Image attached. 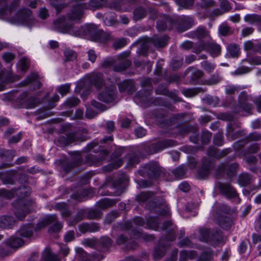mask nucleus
<instances>
[{
  "label": "nucleus",
  "instance_id": "1",
  "mask_svg": "<svg viewBox=\"0 0 261 261\" xmlns=\"http://www.w3.org/2000/svg\"><path fill=\"white\" fill-rule=\"evenodd\" d=\"M84 7L82 4H79L72 8L67 14V17H61L56 19L54 23L55 30L62 33H68L74 31L73 24L68 22L69 20L76 21L80 20L83 16Z\"/></svg>",
  "mask_w": 261,
  "mask_h": 261
},
{
  "label": "nucleus",
  "instance_id": "2",
  "mask_svg": "<svg viewBox=\"0 0 261 261\" xmlns=\"http://www.w3.org/2000/svg\"><path fill=\"white\" fill-rule=\"evenodd\" d=\"M18 6V1H15L12 4L10 8L7 7L0 9V16L2 18L7 19L9 22L14 24H26L29 25L30 21L32 20V12L27 9H23L19 10L14 17L10 18L6 17L9 15H11L13 10Z\"/></svg>",
  "mask_w": 261,
  "mask_h": 261
},
{
  "label": "nucleus",
  "instance_id": "3",
  "mask_svg": "<svg viewBox=\"0 0 261 261\" xmlns=\"http://www.w3.org/2000/svg\"><path fill=\"white\" fill-rule=\"evenodd\" d=\"M88 131L83 128L75 133L68 135H61L57 139V145L59 146H66L69 144L77 141H84L87 139Z\"/></svg>",
  "mask_w": 261,
  "mask_h": 261
},
{
  "label": "nucleus",
  "instance_id": "4",
  "mask_svg": "<svg viewBox=\"0 0 261 261\" xmlns=\"http://www.w3.org/2000/svg\"><path fill=\"white\" fill-rule=\"evenodd\" d=\"M228 213V210L224 206L217 209L213 215V220L223 229H229L233 224L232 221L224 215Z\"/></svg>",
  "mask_w": 261,
  "mask_h": 261
},
{
  "label": "nucleus",
  "instance_id": "5",
  "mask_svg": "<svg viewBox=\"0 0 261 261\" xmlns=\"http://www.w3.org/2000/svg\"><path fill=\"white\" fill-rule=\"evenodd\" d=\"M33 201L20 199L14 203L15 211L14 215L19 220H22L27 214L31 211L30 206Z\"/></svg>",
  "mask_w": 261,
  "mask_h": 261
},
{
  "label": "nucleus",
  "instance_id": "6",
  "mask_svg": "<svg viewBox=\"0 0 261 261\" xmlns=\"http://www.w3.org/2000/svg\"><path fill=\"white\" fill-rule=\"evenodd\" d=\"M175 142L172 140H164L157 143L152 144L150 146L143 145V149L148 154H152L158 152L166 148L171 147L175 145Z\"/></svg>",
  "mask_w": 261,
  "mask_h": 261
},
{
  "label": "nucleus",
  "instance_id": "7",
  "mask_svg": "<svg viewBox=\"0 0 261 261\" xmlns=\"http://www.w3.org/2000/svg\"><path fill=\"white\" fill-rule=\"evenodd\" d=\"M143 39L144 42L141 45V48L142 50L144 49L145 50L148 49L149 44L151 43V42L155 46L162 47L167 45L168 40L167 36L159 37L156 36H153L152 39L144 38Z\"/></svg>",
  "mask_w": 261,
  "mask_h": 261
},
{
  "label": "nucleus",
  "instance_id": "8",
  "mask_svg": "<svg viewBox=\"0 0 261 261\" xmlns=\"http://www.w3.org/2000/svg\"><path fill=\"white\" fill-rule=\"evenodd\" d=\"M20 79L18 75H13L11 70L2 71L0 73V91L5 88V84L14 82Z\"/></svg>",
  "mask_w": 261,
  "mask_h": 261
},
{
  "label": "nucleus",
  "instance_id": "9",
  "mask_svg": "<svg viewBox=\"0 0 261 261\" xmlns=\"http://www.w3.org/2000/svg\"><path fill=\"white\" fill-rule=\"evenodd\" d=\"M254 100L252 97L247 94L245 91L241 92L239 96V104L240 107L244 111L251 113L252 109V105L250 103L245 104V101H252Z\"/></svg>",
  "mask_w": 261,
  "mask_h": 261
},
{
  "label": "nucleus",
  "instance_id": "10",
  "mask_svg": "<svg viewBox=\"0 0 261 261\" xmlns=\"http://www.w3.org/2000/svg\"><path fill=\"white\" fill-rule=\"evenodd\" d=\"M193 19L188 16H182L179 20L174 21V24L176 25L177 31L182 32L190 28L193 24Z\"/></svg>",
  "mask_w": 261,
  "mask_h": 261
},
{
  "label": "nucleus",
  "instance_id": "11",
  "mask_svg": "<svg viewBox=\"0 0 261 261\" xmlns=\"http://www.w3.org/2000/svg\"><path fill=\"white\" fill-rule=\"evenodd\" d=\"M108 155L107 150H102L98 156L92 154H88L86 157V161L91 165L99 166L106 159Z\"/></svg>",
  "mask_w": 261,
  "mask_h": 261
},
{
  "label": "nucleus",
  "instance_id": "12",
  "mask_svg": "<svg viewBox=\"0 0 261 261\" xmlns=\"http://www.w3.org/2000/svg\"><path fill=\"white\" fill-rule=\"evenodd\" d=\"M43 223V226H45L49 224H53L49 229V231L51 232H58L62 228V223L57 220V216L55 215H51L46 217V218L44 220Z\"/></svg>",
  "mask_w": 261,
  "mask_h": 261
},
{
  "label": "nucleus",
  "instance_id": "13",
  "mask_svg": "<svg viewBox=\"0 0 261 261\" xmlns=\"http://www.w3.org/2000/svg\"><path fill=\"white\" fill-rule=\"evenodd\" d=\"M116 88L114 85H111L107 88L105 91L98 95V99L103 102L109 103L112 102L114 99V93Z\"/></svg>",
  "mask_w": 261,
  "mask_h": 261
},
{
  "label": "nucleus",
  "instance_id": "14",
  "mask_svg": "<svg viewBox=\"0 0 261 261\" xmlns=\"http://www.w3.org/2000/svg\"><path fill=\"white\" fill-rule=\"evenodd\" d=\"M218 187L221 192L227 197H234L237 195L236 190L230 184L219 183Z\"/></svg>",
  "mask_w": 261,
  "mask_h": 261
},
{
  "label": "nucleus",
  "instance_id": "15",
  "mask_svg": "<svg viewBox=\"0 0 261 261\" xmlns=\"http://www.w3.org/2000/svg\"><path fill=\"white\" fill-rule=\"evenodd\" d=\"M238 168V164L236 163H232L230 165H221L217 169L218 174H221L224 171H226L228 177H232Z\"/></svg>",
  "mask_w": 261,
  "mask_h": 261
},
{
  "label": "nucleus",
  "instance_id": "16",
  "mask_svg": "<svg viewBox=\"0 0 261 261\" xmlns=\"http://www.w3.org/2000/svg\"><path fill=\"white\" fill-rule=\"evenodd\" d=\"M75 251L83 261H100L102 258V256L100 255H88L81 248H76Z\"/></svg>",
  "mask_w": 261,
  "mask_h": 261
},
{
  "label": "nucleus",
  "instance_id": "17",
  "mask_svg": "<svg viewBox=\"0 0 261 261\" xmlns=\"http://www.w3.org/2000/svg\"><path fill=\"white\" fill-rule=\"evenodd\" d=\"M174 20L171 17L165 16L163 20H160L157 22L156 27L159 31H164L166 29H171L173 28Z\"/></svg>",
  "mask_w": 261,
  "mask_h": 261
},
{
  "label": "nucleus",
  "instance_id": "18",
  "mask_svg": "<svg viewBox=\"0 0 261 261\" xmlns=\"http://www.w3.org/2000/svg\"><path fill=\"white\" fill-rule=\"evenodd\" d=\"M213 167V163L211 161L204 160L201 168L198 170L197 176L199 178H204L209 174V171Z\"/></svg>",
  "mask_w": 261,
  "mask_h": 261
},
{
  "label": "nucleus",
  "instance_id": "19",
  "mask_svg": "<svg viewBox=\"0 0 261 261\" xmlns=\"http://www.w3.org/2000/svg\"><path fill=\"white\" fill-rule=\"evenodd\" d=\"M165 201L163 200L158 201H153L148 205V208L151 211L154 210L155 212L164 215L166 214L164 205Z\"/></svg>",
  "mask_w": 261,
  "mask_h": 261
},
{
  "label": "nucleus",
  "instance_id": "20",
  "mask_svg": "<svg viewBox=\"0 0 261 261\" xmlns=\"http://www.w3.org/2000/svg\"><path fill=\"white\" fill-rule=\"evenodd\" d=\"M146 168L148 170L147 173L148 175L151 177H157L160 175L161 172V168L155 162L147 164Z\"/></svg>",
  "mask_w": 261,
  "mask_h": 261
},
{
  "label": "nucleus",
  "instance_id": "21",
  "mask_svg": "<svg viewBox=\"0 0 261 261\" xmlns=\"http://www.w3.org/2000/svg\"><path fill=\"white\" fill-rule=\"evenodd\" d=\"M16 223L15 220L12 216H2L0 217V227L2 228H12Z\"/></svg>",
  "mask_w": 261,
  "mask_h": 261
},
{
  "label": "nucleus",
  "instance_id": "22",
  "mask_svg": "<svg viewBox=\"0 0 261 261\" xmlns=\"http://www.w3.org/2000/svg\"><path fill=\"white\" fill-rule=\"evenodd\" d=\"M224 241V238L222 235L221 231L219 230H214L211 233L209 242L214 246H216L218 244Z\"/></svg>",
  "mask_w": 261,
  "mask_h": 261
},
{
  "label": "nucleus",
  "instance_id": "23",
  "mask_svg": "<svg viewBox=\"0 0 261 261\" xmlns=\"http://www.w3.org/2000/svg\"><path fill=\"white\" fill-rule=\"evenodd\" d=\"M34 230V226L32 224L22 226L19 230L17 231V233L23 237L30 238L33 236Z\"/></svg>",
  "mask_w": 261,
  "mask_h": 261
},
{
  "label": "nucleus",
  "instance_id": "24",
  "mask_svg": "<svg viewBox=\"0 0 261 261\" xmlns=\"http://www.w3.org/2000/svg\"><path fill=\"white\" fill-rule=\"evenodd\" d=\"M221 50L219 45L213 42H207L206 51H208L213 57H217L220 54Z\"/></svg>",
  "mask_w": 261,
  "mask_h": 261
},
{
  "label": "nucleus",
  "instance_id": "25",
  "mask_svg": "<svg viewBox=\"0 0 261 261\" xmlns=\"http://www.w3.org/2000/svg\"><path fill=\"white\" fill-rule=\"evenodd\" d=\"M118 86L120 92L127 91L128 93H132L135 91L134 83L131 80H125L118 84Z\"/></svg>",
  "mask_w": 261,
  "mask_h": 261
},
{
  "label": "nucleus",
  "instance_id": "26",
  "mask_svg": "<svg viewBox=\"0 0 261 261\" xmlns=\"http://www.w3.org/2000/svg\"><path fill=\"white\" fill-rule=\"evenodd\" d=\"M5 243L12 248H18L23 245L24 241L20 238L12 236L7 240Z\"/></svg>",
  "mask_w": 261,
  "mask_h": 261
},
{
  "label": "nucleus",
  "instance_id": "27",
  "mask_svg": "<svg viewBox=\"0 0 261 261\" xmlns=\"http://www.w3.org/2000/svg\"><path fill=\"white\" fill-rule=\"evenodd\" d=\"M55 208L61 212V215L63 218L69 217L71 214L67 204L65 203H58L55 205Z\"/></svg>",
  "mask_w": 261,
  "mask_h": 261
},
{
  "label": "nucleus",
  "instance_id": "28",
  "mask_svg": "<svg viewBox=\"0 0 261 261\" xmlns=\"http://www.w3.org/2000/svg\"><path fill=\"white\" fill-rule=\"evenodd\" d=\"M106 0H91L88 4L83 3L85 9H94L101 7Z\"/></svg>",
  "mask_w": 261,
  "mask_h": 261
},
{
  "label": "nucleus",
  "instance_id": "29",
  "mask_svg": "<svg viewBox=\"0 0 261 261\" xmlns=\"http://www.w3.org/2000/svg\"><path fill=\"white\" fill-rule=\"evenodd\" d=\"M116 203L115 200H112L108 198H105L99 200L97 202V206L102 210L106 209L111 207Z\"/></svg>",
  "mask_w": 261,
  "mask_h": 261
},
{
  "label": "nucleus",
  "instance_id": "30",
  "mask_svg": "<svg viewBox=\"0 0 261 261\" xmlns=\"http://www.w3.org/2000/svg\"><path fill=\"white\" fill-rule=\"evenodd\" d=\"M221 81V77L218 73L211 75L210 78L203 81L202 84L205 85L212 86L219 83Z\"/></svg>",
  "mask_w": 261,
  "mask_h": 261
},
{
  "label": "nucleus",
  "instance_id": "31",
  "mask_svg": "<svg viewBox=\"0 0 261 261\" xmlns=\"http://www.w3.org/2000/svg\"><path fill=\"white\" fill-rule=\"evenodd\" d=\"M252 177L248 173H243L241 174L238 178V183L241 186H246L251 183Z\"/></svg>",
  "mask_w": 261,
  "mask_h": 261
},
{
  "label": "nucleus",
  "instance_id": "32",
  "mask_svg": "<svg viewBox=\"0 0 261 261\" xmlns=\"http://www.w3.org/2000/svg\"><path fill=\"white\" fill-rule=\"evenodd\" d=\"M240 48L236 44H230L227 46V51L232 58H237L240 55Z\"/></svg>",
  "mask_w": 261,
  "mask_h": 261
},
{
  "label": "nucleus",
  "instance_id": "33",
  "mask_svg": "<svg viewBox=\"0 0 261 261\" xmlns=\"http://www.w3.org/2000/svg\"><path fill=\"white\" fill-rule=\"evenodd\" d=\"M102 77V74L101 73H97L93 75L90 80L91 84L94 85L97 89L101 88L103 85V80Z\"/></svg>",
  "mask_w": 261,
  "mask_h": 261
},
{
  "label": "nucleus",
  "instance_id": "34",
  "mask_svg": "<svg viewBox=\"0 0 261 261\" xmlns=\"http://www.w3.org/2000/svg\"><path fill=\"white\" fill-rule=\"evenodd\" d=\"M37 77V74L33 73L22 82L21 84L25 86L32 82L37 86V88L39 89L41 86V83L39 81H36Z\"/></svg>",
  "mask_w": 261,
  "mask_h": 261
},
{
  "label": "nucleus",
  "instance_id": "35",
  "mask_svg": "<svg viewBox=\"0 0 261 261\" xmlns=\"http://www.w3.org/2000/svg\"><path fill=\"white\" fill-rule=\"evenodd\" d=\"M197 254L195 251H182L180 253L179 261H187L188 259H192L195 258Z\"/></svg>",
  "mask_w": 261,
  "mask_h": 261
},
{
  "label": "nucleus",
  "instance_id": "36",
  "mask_svg": "<svg viewBox=\"0 0 261 261\" xmlns=\"http://www.w3.org/2000/svg\"><path fill=\"white\" fill-rule=\"evenodd\" d=\"M132 64L130 61L125 60L121 62L119 65H115L113 67V70L117 72H121L128 68Z\"/></svg>",
  "mask_w": 261,
  "mask_h": 261
},
{
  "label": "nucleus",
  "instance_id": "37",
  "mask_svg": "<svg viewBox=\"0 0 261 261\" xmlns=\"http://www.w3.org/2000/svg\"><path fill=\"white\" fill-rule=\"evenodd\" d=\"M40 102V99L31 97L26 100L24 107L27 109H32L36 107Z\"/></svg>",
  "mask_w": 261,
  "mask_h": 261
},
{
  "label": "nucleus",
  "instance_id": "38",
  "mask_svg": "<svg viewBox=\"0 0 261 261\" xmlns=\"http://www.w3.org/2000/svg\"><path fill=\"white\" fill-rule=\"evenodd\" d=\"M44 261H60L57 255L53 253L49 249H46L43 254Z\"/></svg>",
  "mask_w": 261,
  "mask_h": 261
},
{
  "label": "nucleus",
  "instance_id": "39",
  "mask_svg": "<svg viewBox=\"0 0 261 261\" xmlns=\"http://www.w3.org/2000/svg\"><path fill=\"white\" fill-rule=\"evenodd\" d=\"M244 20L249 23L254 24L259 22L261 21V18L257 14H248L244 17Z\"/></svg>",
  "mask_w": 261,
  "mask_h": 261
},
{
  "label": "nucleus",
  "instance_id": "40",
  "mask_svg": "<svg viewBox=\"0 0 261 261\" xmlns=\"http://www.w3.org/2000/svg\"><path fill=\"white\" fill-rule=\"evenodd\" d=\"M146 14L147 12L144 8H137L134 11V19L135 20L141 19L146 16Z\"/></svg>",
  "mask_w": 261,
  "mask_h": 261
},
{
  "label": "nucleus",
  "instance_id": "41",
  "mask_svg": "<svg viewBox=\"0 0 261 261\" xmlns=\"http://www.w3.org/2000/svg\"><path fill=\"white\" fill-rule=\"evenodd\" d=\"M195 37L199 39L209 37L208 32L204 28H199L194 33Z\"/></svg>",
  "mask_w": 261,
  "mask_h": 261
},
{
  "label": "nucleus",
  "instance_id": "42",
  "mask_svg": "<svg viewBox=\"0 0 261 261\" xmlns=\"http://www.w3.org/2000/svg\"><path fill=\"white\" fill-rule=\"evenodd\" d=\"M145 224L144 220L140 217H136L134 219L133 222H128L126 223V226L129 228H132L134 227V224L136 226H143Z\"/></svg>",
  "mask_w": 261,
  "mask_h": 261
},
{
  "label": "nucleus",
  "instance_id": "43",
  "mask_svg": "<svg viewBox=\"0 0 261 261\" xmlns=\"http://www.w3.org/2000/svg\"><path fill=\"white\" fill-rule=\"evenodd\" d=\"M66 61H72L77 57L76 53L69 49H66L64 51Z\"/></svg>",
  "mask_w": 261,
  "mask_h": 261
},
{
  "label": "nucleus",
  "instance_id": "44",
  "mask_svg": "<svg viewBox=\"0 0 261 261\" xmlns=\"http://www.w3.org/2000/svg\"><path fill=\"white\" fill-rule=\"evenodd\" d=\"M165 249L162 247L161 244L157 247L153 253V258L155 260L158 259L163 257L165 254Z\"/></svg>",
  "mask_w": 261,
  "mask_h": 261
},
{
  "label": "nucleus",
  "instance_id": "45",
  "mask_svg": "<svg viewBox=\"0 0 261 261\" xmlns=\"http://www.w3.org/2000/svg\"><path fill=\"white\" fill-rule=\"evenodd\" d=\"M204 74V72L201 70H197L194 71L191 76V83L192 84H197L198 79L203 77Z\"/></svg>",
  "mask_w": 261,
  "mask_h": 261
},
{
  "label": "nucleus",
  "instance_id": "46",
  "mask_svg": "<svg viewBox=\"0 0 261 261\" xmlns=\"http://www.w3.org/2000/svg\"><path fill=\"white\" fill-rule=\"evenodd\" d=\"M84 216V211L82 210H80L76 214L74 218L69 222L70 225H74L79 222L82 220Z\"/></svg>",
  "mask_w": 261,
  "mask_h": 261
},
{
  "label": "nucleus",
  "instance_id": "47",
  "mask_svg": "<svg viewBox=\"0 0 261 261\" xmlns=\"http://www.w3.org/2000/svg\"><path fill=\"white\" fill-rule=\"evenodd\" d=\"M186 169L185 166H180L172 171L177 178H180L185 174Z\"/></svg>",
  "mask_w": 261,
  "mask_h": 261
},
{
  "label": "nucleus",
  "instance_id": "48",
  "mask_svg": "<svg viewBox=\"0 0 261 261\" xmlns=\"http://www.w3.org/2000/svg\"><path fill=\"white\" fill-rule=\"evenodd\" d=\"M207 43L200 41L198 44L193 46V51L197 54H199L203 50H206Z\"/></svg>",
  "mask_w": 261,
  "mask_h": 261
},
{
  "label": "nucleus",
  "instance_id": "49",
  "mask_svg": "<svg viewBox=\"0 0 261 261\" xmlns=\"http://www.w3.org/2000/svg\"><path fill=\"white\" fill-rule=\"evenodd\" d=\"M96 40L99 41H105L108 40L110 36L104 33L102 30H99L95 33Z\"/></svg>",
  "mask_w": 261,
  "mask_h": 261
},
{
  "label": "nucleus",
  "instance_id": "50",
  "mask_svg": "<svg viewBox=\"0 0 261 261\" xmlns=\"http://www.w3.org/2000/svg\"><path fill=\"white\" fill-rule=\"evenodd\" d=\"M122 161L121 160H119L117 161L116 163L114 164H111L108 166L103 167L102 168V170L106 172L110 171L114 169H116L122 165Z\"/></svg>",
  "mask_w": 261,
  "mask_h": 261
},
{
  "label": "nucleus",
  "instance_id": "51",
  "mask_svg": "<svg viewBox=\"0 0 261 261\" xmlns=\"http://www.w3.org/2000/svg\"><path fill=\"white\" fill-rule=\"evenodd\" d=\"M201 65L204 70L209 73L212 72L215 68V66L213 64L208 62L207 61L202 62Z\"/></svg>",
  "mask_w": 261,
  "mask_h": 261
},
{
  "label": "nucleus",
  "instance_id": "52",
  "mask_svg": "<svg viewBox=\"0 0 261 261\" xmlns=\"http://www.w3.org/2000/svg\"><path fill=\"white\" fill-rule=\"evenodd\" d=\"M213 254L212 251L208 250L202 253L199 258L200 261H210L213 258Z\"/></svg>",
  "mask_w": 261,
  "mask_h": 261
},
{
  "label": "nucleus",
  "instance_id": "53",
  "mask_svg": "<svg viewBox=\"0 0 261 261\" xmlns=\"http://www.w3.org/2000/svg\"><path fill=\"white\" fill-rule=\"evenodd\" d=\"M80 102V99L77 97H70L65 102L64 104L70 107L76 106Z\"/></svg>",
  "mask_w": 261,
  "mask_h": 261
},
{
  "label": "nucleus",
  "instance_id": "54",
  "mask_svg": "<svg viewBox=\"0 0 261 261\" xmlns=\"http://www.w3.org/2000/svg\"><path fill=\"white\" fill-rule=\"evenodd\" d=\"M147 225L148 228L156 230L158 227V222L155 218H150L147 221Z\"/></svg>",
  "mask_w": 261,
  "mask_h": 261
},
{
  "label": "nucleus",
  "instance_id": "55",
  "mask_svg": "<svg viewBox=\"0 0 261 261\" xmlns=\"http://www.w3.org/2000/svg\"><path fill=\"white\" fill-rule=\"evenodd\" d=\"M257 43H254L252 41H248L244 43V47L246 51H253L256 52Z\"/></svg>",
  "mask_w": 261,
  "mask_h": 261
},
{
  "label": "nucleus",
  "instance_id": "56",
  "mask_svg": "<svg viewBox=\"0 0 261 261\" xmlns=\"http://www.w3.org/2000/svg\"><path fill=\"white\" fill-rule=\"evenodd\" d=\"M194 0H176V3L180 7L188 8L193 5Z\"/></svg>",
  "mask_w": 261,
  "mask_h": 261
},
{
  "label": "nucleus",
  "instance_id": "57",
  "mask_svg": "<svg viewBox=\"0 0 261 261\" xmlns=\"http://www.w3.org/2000/svg\"><path fill=\"white\" fill-rule=\"evenodd\" d=\"M126 44V41L124 38L119 39L115 41L113 45L115 49H118L124 46Z\"/></svg>",
  "mask_w": 261,
  "mask_h": 261
},
{
  "label": "nucleus",
  "instance_id": "58",
  "mask_svg": "<svg viewBox=\"0 0 261 261\" xmlns=\"http://www.w3.org/2000/svg\"><path fill=\"white\" fill-rule=\"evenodd\" d=\"M101 216V212L98 210H92L89 212L88 217L89 219H98Z\"/></svg>",
  "mask_w": 261,
  "mask_h": 261
},
{
  "label": "nucleus",
  "instance_id": "59",
  "mask_svg": "<svg viewBox=\"0 0 261 261\" xmlns=\"http://www.w3.org/2000/svg\"><path fill=\"white\" fill-rule=\"evenodd\" d=\"M200 233L201 236V240L203 241L209 242L211 234H210L209 231L206 229H202L200 230Z\"/></svg>",
  "mask_w": 261,
  "mask_h": 261
},
{
  "label": "nucleus",
  "instance_id": "60",
  "mask_svg": "<svg viewBox=\"0 0 261 261\" xmlns=\"http://www.w3.org/2000/svg\"><path fill=\"white\" fill-rule=\"evenodd\" d=\"M151 196V193L150 192H143L140 194L137 199L139 201L144 202L148 200Z\"/></svg>",
  "mask_w": 261,
  "mask_h": 261
},
{
  "label": "nucleus",
  "instance_id": "61",
  "mask_svg": "<svg viewBox=\"0 0 261 261\" xmlns=\"http://www.w3.org/2000/svg\"><path fill=\"white\" fill-rule=\"evenodd\" d=\"M0 195L8 199H11L14 197V192L2 189L0 190Z\"/></svg>",
  "mask_w": 261,
  "mask_h": 261
},
{
  "label": "nucleus",
  "instance_id": "62",
  "mask_svg": "<svg viewBox=\"0 0 261 261\" xmlns=\"http://www.w3.org/2000/svg\"><path fill=\"white\" fill-rule=\"evenodd\" d=\"M20 65V68L22 71H25L27 70L29 66V61L28 59L25 58H21L19 61Z\"/></svg>",
  "mask_w": 261,
  "mask_h": 261
},
{
  "label": "nucleus",
  "instance_id": "63",
  "mask_svg": "<svg viewBox=\"0 0 261 261\" xmlns=\"http://www.w3.org/2000/svg\"><path fill=\"white\" fill-rule=\"evenodd\" d=\"M100 244L103 247L107 249L111 246L112 241L109 238L103 237L101 239Z\"/></svg>",
  "mask_w": 261,
  "mask_h": 261
},
{
  "label": "nucleus",
  "instance_id": "64",
  "mask_svg": "<svg viewBox=\"0 0 261 261\" xmlns=\"http://www.w3.org/2000/svg\"><path fill=\"white\" fill-rule=\"evenodd\" d=\"M248 139L251 141H257L261 140V133L254 132L250 134L248 137Z\"/></svg>",
  "mask_w": 261,
  "mask_h": 261
}]
</instances>
